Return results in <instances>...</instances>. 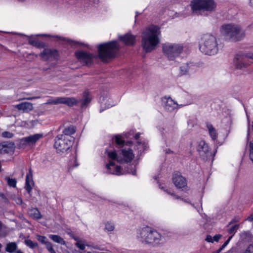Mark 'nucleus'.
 <instances>
[{
  "instance_id": "49530a36",
  "label": "nucleus",
  "mask_w": 253,
  "mask_h": 253,
  "mask_svg": "<svg viewBox=\"0 0 253 253\" xmlns=\"http://www.w3.org/2000/svg\"><path fill=\"white\" fill-rule=\"evenodd\" d=\"M109 99H107V98H105L104 99H103V100L101 102V103L102 104H104L105 105H107V107H110L112 106V104H106V101H109Z\"/></svg>"
},
{
  "instance_id": "09e8293b",
  "label": "nucleus",
  "mask_w": 253,
  "mask_h": 253,
  "mask_svg": "<svg viewBox=\"0 0 253 253\" xmlns=\"http://www.w3.org/2000/svg\"><path fill=\"white\" fill-rule=\"evenodd\" d=\"M206 241L209 243H213V237L211 235H207L206 238Z\"/></svg>"
},
{
  "instance_id": "39448f33",
  "label": "nucleus",
  "mask_w": 253,
  "mask_h": 253,
  "mask_svg": "<svg viewBox=\"0 0 253 253\" xmlns=\"http://www.w3.org/2000/svg\"><path fill=\"white\" fill-rule=\"evenodd\" d=\"M119 49V45L116 41L100 44L98 46L99 57L104 61H107L113 58Z\"/></svg>"
},
{
  "instance_id": "f704fd0d",
  "label": "nucleus",
  "mask_w": 253,
  "mask_h": 253,
  "mask_svg": "<svg viewBox=\"0 0 253 253\" xmlns=\"http://www.w3.org/2000/svg\"><path fill=\"white\" fill-rule=\"evenodd\" d=\"M45 248L49 253H56L53 248V244L50 242L46 243Z\"/></svg>"
},
{
  "instance_id": "bf43d9fd",
  "label": "nucleus",
  "mask_w": 253,
  "mask_h": 253,
  "mask_svg": "<svg viewBox=\"0 0 253 253\" xmlns=\"http://www.w3.org/2000/svg\"><path fill=\"white\" fill-rule=\"evenodd\" d=\"M3 227H4V226L0 222V230L2 229Z\"/></svg>"
},
{
  "instance_id": "3c124183",
  "label": "nucleus",
  "mask_w": 253,
  "mask_h": 253,
  "mask_svg": "<svg viewBox=\"0 0 253 253\" xmlns=\"http://www.w3.org/2000/svg\"><path fill=\"white\" fill-rule=\"evenodd\" d=\"M127 172L131 173L133 175H135L136 174L135 169L134 168V169H131L130 170H127Z\"/></svg>"
},
{
  "instance_id": "864d4df0",
  "label": "nucleus",
  "mask_w": 253,
  "mask_h": 253,
  "mask_svg": "<svg viewBox=\"0 0 253 253\" xmlns=\"http://www.w3.org/2000/svg\"><path fill=\"white\" fill-rule=\"evenodd\" d=\"M247 220L252 221L253 220V214H251L247 218Z\"/></svg>"
},
{
  "instance_id": "473e14b6",
  "label": "nucleus",
  "mask_w": 253,
  "mask_h": 253,
  "mask_svg": "<svg viewBox=\"0 0 253 253\" xmlns=\"http://www.w3.org/2000/svg\"><path fill=\"white\" fill-rule=\"evenodd\" d=\"M105 229L108 231H113L115 229V226L113 223L108 221L105 223Z\"/></svg>"
},
{
  "instance_id": "a211bd4d",
  "label": "nucleus",
  "mask_w": 253,
  "mask_h": 253,
  "mask_svg": "<svg viewBox=\"0 0 253 253\" xmlns=\"http://www.w3.org/2000/svg\"><path fill=\"white\" fill-rule=\"evenodd\" d=\"M163 102L165 109L169 112H172L177 108V104L170 98H165Z\"/></svg>"
},
{
  "instance_id": "9d476101",
  "label": "nucleus",
  "mask_w": 253,
  "mask_h": 253,
  "mask_svg": "<svg viewBox=\"0 0 253 253\" xmlns=\"http://www.w3.org/2000/svg\"><path fill=\"white\" fill-rule=\"evenodd\" d=\"M245 57L253 59V53H247L245 56H237L233 62L236 69L242 70L249 65L248 63L246 61Z\"/></svg>"
},
{
  "instance_id": "b1692460",
  "label": "nucleus",
  "mask_w": 253,
  "mask_h": 253,
  "mask_svg": "<svg viewBox=\"0 0 253 253\" xmlns=\"http://www.w3.org/2000/svg\"><path fill=\"white\" fill-rule=\"evenodd\" d=\"M34 184L33 181L32 179V174L31 173V170H30V173L27 174L26 177V185L25 188L28 193L31 194L32 190V186Z\"/></svg>"
},
{
  "instance_id": "bb28decb",
  "label": "nucleus",
  "mask_w": 253,
  "mask_h": 253,
  "mask_svg": "<svg viewBox=\"0 0 253 253\" xmlns=\"http://www.w3.org/2000/svg\"><path fill=\"white\" fill-rule=\"evenodd\" d=\"M49 237L55 243H59L63 245H65L66 244V242L64 241L63 238L57 235L50 234L49 235Z\"/></svg>"
},
{
  "instance_id": "4d7b16f0",
  "label": "nucleus",
  "mask_w": 253,
  "mask_h": 253,
  "mask_svg": "<svg viewBox=\"0 0 253 253\" xmlns=\"http://www.w3.org/2000/svg\"><path fill=\"white\" fill-rule=\"evenodd\" d=\"M223 249H221V248L220 247L217 251H216L214 253H219Z\"/></svg>"
},
{
  "instance_id": "5701e85b",
  "label": "nucleus",
  "mask_w": 253,
  "mask_h": 253,
  "mask_svg": "<svg viewBox=\"0 0 253 253\" xmlns=\"http://www.w3.org/2000/svg\"><path fill=\"white\" fill-rule=\"evenodd\" d=\"M15 145L12 142H4L3 153L12 154L15 150Z\"/></svg>"
},
{
  "instance_id": "79ce46f5",
  "label": "nucleus",
  "mask_w": 253,
  "mask_h": 253,
  "mask_svg": "<svg viewBox=\"0 0 253 253\" xmlns=\"http://www.w3.org/2000/svg\"><path fill=\"white\" fill-rule=\"evenodd\" d=\"M2 136L3 137L11 138L13 137V134L8 131H4L2 133Z\"/></svg>"
},
{
  "instance_id": "7ed1b4c3",
  "label": "nucleus",
  "mask_w": 253,
  "mask_h": 253,
  "mask_svg": "<svg viewBox=\"0 0 253 253\" xmlns=\"http://www.w3.org/2000/svg\"><path fill=\"white\" fill-rule=\"evenodd\" d=\"M199 49L203 53L208 55H214L218 51L216 38L211 34L203 35L199 41Z\"/></svg>"
},
{
  "instance_id": "412c9836",
  "label": "nucleus",
  "mask_w": 253,
  "mask_h": 253,
  "mask_svg": "<svg viewBox=\"0 0 253 253\" xmlns=\"http://www.w3.org/2000/svg\"><path fill=\"white\" fill-rule=\"evenodd\" d=\"M206 127L208 131L209 134L212 140H216L218 135L216 129L210 123L206 124Z\"/></svg>"
},
{
  "instance_id": "6e6d98bb",
  "label": "nucleus",
  "mask_w": 253,
  "mask_h": 253,
  "mask_svg": "<svg viewBox=\"0 0 253 253\" xmlns=\"http://www.w3.org/2000/svg\"><path fill=\"white\" fill-rule=\"evenodd\" d=\"M140 133H137V134H136L134 136L135 139H138L140 137Z\"/></svg>"
},
{
  "instance_id": "680f3d73",
  "label": "nucleus",
  "mask_w": 253,
  "mask_h": 253,
  "mask_svg": "<svg viewBox=\"0 0 253 253\" xmlns=\"http://www.w3.org/2000/svg\"><path fill=\"white\" fill-rule=\"evenodd\" d=\"M16 253H23L20 251H17Z\"/></svg>"
},
{
  "instance_id": "6ab92c4d",
  "label": "nucleus",
  "mask_w": 253,
  "mask_h": 253,
  "mask_svg": "<svg viewBox=\"0 0 253 253\" xmlns=\"http://www.w3.org/2000/svg\"><path fill=\"white\" fill-rule=\"evenodd\" d=\"M13 107L19 111H22L24 112H28L33 109L32 103L29 102H24L18 104L13 105Z\"/></svg>"
},
{
  "instance_id": "1a4fd4ad",
  "label": "nucleus",
  "mask_w": 253,
  "mask_h": 253,
  "mask_svg": "<svg viewBox=\"0 0 253 253\" xmlns=\"http://www.w3.org/2000/svg\"><path fill=\"white\" fill-rule=\"evenodd\" d=\"M72 141L65 137L64 135H58L55 139L54 147L58 152L64 153L72 146Z\"/></svg>"
},
{
  "instance_id": "cd10ccee",
  "label": "nucleus",
  "mask_w": 253,
  "mask_h": 253,
  "mask_svg": "<svg viewBox=\"0 0 253 253\" xmlns=\"http://www.w3.org/2000/svg\"><path fill=\"white\" fill-rule=\"evenodd\" d=\"M16 244L14 242H11L7 244L5 251L8 253H13L16 251Z\"/></svg>"
},
{
  "instance_id": "aec40b11",
  "label": "nucleus",
  "mask_w": 253,
  "mask_h": 253,
  "mask_svg": "<svg viewBox=\"0 0 253 253\" xmlns=\"http://www.w3.org/2000/svg\"><path fill=\"white\" fill-rule=\"evenodd\" d=\"M78 103V100L73 97H60V104L72 106Z\"/></svg>"
},
{
  "instance_id": "2eb2a0df",
  "label": "nucleus",
  "mask_w": 253,
  "mask_h": 253,
  "mask_svg": "<svg viewBox=\"0 0 253 253\" xmlns=\"http://www.w3.org/2000/svg\"><path fill=\"white\" fill-rule=\"evenodd\" d=\"M106 167L107 172L109 173L116 175H121L125 173V172L122 171L120 167L116 165L112 161H110L106 165Z\"/></svg>"
},
{
  "instance_id": "e2e57ef3",
  "label": "nucleus",
  "mask_w": 253,
  "mask_h": 253,
  "mask_svg": "<svg viewBox=\"0 0 253 253\" xmlns=\"http://www.w3.org/2000/svg\"><path fill=\"white\" fill-rule=\"evenodd\" d=\"M130 142H127V143H126V145H127L128 144H130Z\"/></svg>"
},
{
  "instance_id": "37998d69",
  "label": "nucleus",
  "mask_w": 253,
  "mask_h": 253,
  "mask_svg": "<svg viewBox=\"0 0 253 253\" xmlns=\"http://www.w3.org/2000/svg\"><path fill=\"white\" fill-rule=\"evenodd\" d=\"M243 253H253V244L249 245Z\"/></svg>"
},
{
  "instance_id": "052dcab7",
  "label": "nucleus",
  "mask_w": 253,
  "mask_h": 253,
  "mask_svg": "<svg viewBox=\"0 0 253 253\" xmlns=\"http://www.w3.org/2000/svg\"><path fill=\"white\" fill-rule=\"evenodd\" d=\"M17 0L19 1V2H24L25 1V0Z\"/></svg>"
},
{
  "instance_id": "dca6fc26",
  "label": "nucleus",
  "mask_w": 253,
  "mask_h": 253,
  "mask_svg": "<svg viewBox=\"0 0 253 253\" xmlns=\"http://www.w3.org/2000/svg\"><path fill=\"white\" fill-rule=\"evenodd\" d=\"M173 182L177 188H182L187 185L186 178L179 173H175L173 176Z\"/></svg>"
},
{
  "instance_id": "e433bc0d",
  "label": "nucleus",
  "mask_w": 253,
  "mask_h": 253,
  "mask_svg": "<svg viewBox=\"0 0 253 253\" xmlns=\"http://www.w3.org/2000/svg\"><path fill=\"white\" fill-rule=\"evenodd\" d=\"M91 100V98L89 97V96L87 94L86 95V93L84 95V98L82 101V105L83 106H84L87 105Z\"/></svg>"
},
{
  "instance_id": "603ef678",
  "label": "nucleus",
  "mask_w": 253,
  "mask_h": 253,
  "mask_svg": "<svg viewBox=\"0 0 253 253\" xmlns=\"http://www.w3.org/2000/svg\"><path fill=\"white\" fill-rule=\"evenodd\" d=\"M4 142L0 143V153H3Z\"/></svg>"
},
{
  "instance_id": "4be33fe9",
  "label": "nucleus",
  "mask_w": 253,
  "mask_h": 253,
  "mask_svg": "<svg viewBox=\"0 0 253 253\" xmlns=\"http://www.w3.org/2000/svg\"><path fill=\"white\" fill-rule=\"evenodd\" d=\"M75 132V129L74 127L73 126H70L65 128L62 134H59L60 135H64L65 137L66 138L73 140V137L71 136V135L74 134Z\"/></svg>"
},
{
  "instance_id": "c756f323",
  "label": "nucleus",
  "mask_w": 253,
  "mask_h": 253,
  "mask_svg": "<svg viewBox=\"0 0 253 253\" xmlns=\"http://www.w3.org/2000/svg\"><path fill=\"white\" fill-rule=\"evenodd\" d=\"M116 143L119 145H122L125 143L124 138L122 135H117L114 136Z\"/></svg>"
},
{
  "instance_id": "c9c22d12",
  "label": "nucleus",
  "mask_w": 253,
  "mask_h": 253,
  "mask_svg": "<svg viewBox=\"0 0 253 253\" xmlns=\"http://www.w3.org/2000/svg\"><path fill=\"white\" fill-rule=\"evenodd\" d=\"M7 184L11 187H15L17 181L15 179L10 178L9 177L5 178Z\"/></svg>"
},
{
  "instance_id": "f257e3e1",
  "label": "nucleus",
  "mask_w": 253,
  "mask_h": 253,
  "mask_svg": "<svg viewBox=\"0 0 253 253\" xmlns=\"http://www.w3.org/2000/svg\"><path fill=\"white\" fill-rule=\"evenodd\" d=\"M160 27L151 25L145 28L142 33L141 44L144 50L149 52L155 49L160 42Z\"/></svg>"
},
{
  "instance_id": "f8f14e48",
  "label": "nucleus",
  "mask_w": 253,
  "mask_h": 253,
  "mask_svg": "<svg viewBox=\"0 0 253 253\" xmlns=\"http://www.w3.org/2000/svg\"><path fill=\"white\" fill-rule=\"evenodd\" d=\"M43 137V134L37 133L22 138L20 140V143L24 145H31L36 143L38 140Z\"/></svg>"
},
{
  "instance_id": "f03ea898",
  "label": "nucleus",
  "mask_w": 253,
  "mask_h": 253,
  "mask_svg": "<svg viewBox=\"0 0 253 253\" xmlns=\"http://www.w3.org/2000/svg\"><path fill=\"white\" fill-rule=\"evenodd\" d=\"M136 237L142 243L151 244L154 246L160 244L162 240L160 233L148 226L138 229L136 232Z\"/></svg>"
},
{
  "instance_id": "0eeeda50",
  "label": "nucleus",
  "mask_w": 253,
  "mask_h": 253,
  "mask_svg": "<svg viewBox=\"0 0 253 253\" xmlns=\"http://www.w3.org/2000/svg\"><path fill=\"white\" fill-rule=\"evenodd\" d=\"M107 156L112 160H116L119 163H128L131 162L134 158V154L131 148H124L119 155L115 151L107 152Z\"/></svg>"
},
{
  "instance_id": "c03bdc74",
  "label": "nucleus",
  "mask_w": 253,
  "mask_h": 253,
  "mask_svg": "<svg viewBox=\"0 0 253 253\" xmlns=\"http://www.w3.org/2000/svg\"><path fill=\"white\" fill-rule=\"evenodd\" d=\"M138 149H139L140 152H142L145 150V145L144 143H142L140 142H138Z\"/></svg>"
},
{
  "instance_id": "6e6552de",
  "label": "nucleus",
  "mask_w": 253,
  "mask_h": 253,
  "mask_svg": "<svg viewBox=\"0 0 253 253\" xmlns=\"http://www.w3.org/2000/svg\"><path fill=\"white\" fill-rule=\"evenodd\" d=\"M163 50L165 55L172 60L181 53L183 46L180 44L166 43L163 44Z\"/></svg>"
},
{
  "instance_id": "72a5a7b5",
  "label": "nucleus",
  "mask_w": 253,
  "mask_h": 253,
  "mask_svg": "<svg viewBox=\"0 0 253 253\" xmlns=\"http://www.w3.org/2000/svg\"><path fill=\"white\" fill-rule=\"evenodd\" d=\"M74 239L77 241L75 245L80 250H84L85 249L84 243L82 241L79 240L77 238H75Z\"/></svg>"
},
{
  "instance_id": "4468645a",
  "label": "nucleus",
  "mask_w": 253,
  "mask_h": 253,
  "mask_svg": "<svg viewBox=\"0 0 253 253\" xmlns=\"http://www.w3.org/2000/svg\"><path fill=\"white\" fill-rule=\"evenodd\" d=\"M76 55L80 61L86 64L90 63L94 57L93 55L83 51L77 52Z\"/></svg>"
},
{
  "instance_id": "58836bf2",
  "label": "nucleus",
  "mask_w": 253,
  "mask_h": 253,
  "mask_svg": "<svg viewBox=\"0 0 253 253\" xmlns=\"http://www.w3.org/2000/svg\"><path fill=\"white\" fill-rule=\"evenodd\" d=\"M250 158L253 163V142L250 143Z\"/></svg>"
},
{
  "instance_id": "ddd939ff",
  "label": "nucleus",
  "mask_w": 253,
  "mask_h": 253,
  "mask_svg": "<svg viewBox=\"0 0 253 253\" xmlns=\"http://www.w3.org/2000/svg\"><path fill=\"white\" fill-rule=\"evenodd\" d=\"M40 56L44 61H52L56 58L57 52L55 50L50 49H44L41 53Z\"/></svg>"
},
{
  "instance_id": "423d86ee",
  "label": "nucleus",
  "mask_w": 253,
  "mask_h": 253,
  "mask_svg": "<svg viewBox=\"0 0 253 253\" xmlns=\"http://www.w3.org/2000/svg\"><path fill=\"white\" fill-rule=\"evenodd\" d=\"M220 33L221 35L226 39L235 41H239L245 36L244 31L240 26L232 24L222 25L220 28Z\"/></svg>"
},
{
  "instance_id": "8fccbe9b",
  "label": "nucleus",
  "mask_w": 253,
  "mask_h": 253,
  "mask_svg": "<svg viewBox=\"0 0 253 253\" xmlns=\"http://www.w3.org/2000/svg\"><path fill=\"white\" fill-rule=\"evenodd\" d=\"M14 201L17 204H22V200L20 197H17L14 198Z\"/></svg>"
},
{
  "instance_id": "a19ab883",
  "label": "nucleus",
  "mask_w": 253,
  "mask_h": 253,
  "mask_svg": "<svg viewBox=\"0 0 253 253\" xmlns=\"http://www.w3.org/2000/svg\"><path fill=\"white\" fill-rule=\"evenodd\" d=\"M167 193H168L169 195H170L174 199H178L180 198L174 194L170 190H165Z\"/></svg>"
},
{
  "instance_id": "9b49d317",
  "label": "nucleus",
  "mask_w": 253,
  "mask_h": 253,
  "mask_svg": "<svg viewBox=\"0 0 253 253\" xmlns=\"http://www.w3.org/2000/svg\"><path fill=\"white\" fill-rule=\"evenodd\" d=\"M197 150L200 155L204 159L211 156V153L209 151L208 145L204 140H200L198 142Z\"/></svg>"
},
{
  "instance_id": "c85d7f7f",
  "label": "nucleus",
  "mask_w": 253,
  "mask_h": 253,
  "mask_svg": "<svg viewBox=\"0 0 253 253\" xmlns=\"http://www.w3.org/2000/svg\"><path fill=\"white\" fill-rule=\"evenodd\" d=\"M46 104L55 105L60 104V97L50 98L47 101Z\"/></svg>"
},
{
  "instance_id": "393cba45",
  "label": "nucleus",
  "mask_w": 253,
  "mask_h": 253,
  "mask_svg": "<svg viewBox=\"0 0 253 253\" xmlns=\"http://www.w3.org/2000/svg\"><path fill=\"white\" fill-rule=\"evenodd\" d=\"M29 215L33 219H40L42 218V215L37 208H31L28 211Z\"/></svg>"
},
{
  "instance_id": "7c9ffc66",
  "label": "nucleus",
  "mask_w": 253,
  "mask_h": 253,
  "mask_svg": "<svg viewBox=\"0 0 253 253\" xmlns=\"http://www.w3.org/2000/svg\"><path fill=\"white\" fill-rule=\"evenodd\" d=\"M25 244L31 249H34L38 246V244L36 242H34L32 240L29 239H27L25 240Z\"/></svg>"
},
{
  "instance_id": "de8ad7c7",
  "label": "nucleus",
  "mask_w": 253,
  "mask_h": 253,
  "mask_svg": "<svg viewBox=\"0 0 253 253\" xmlns=\"http://www.w3.org/2000/svg\"><path fill=\"white\" fill-rule=\"evenodd\" d=\"M222 235L221 234H216L213 237V242H218L219 240L221 238Z\"/></svg>"
},
{
  "instance_id": "5fc2aeb1",
  "label": "nucleus",
  "mask_w": 253,
  "mask_h": 253,
  "mask_svg": "<svg viewBox=\"0 0 253 253\" xmlns=\"http://www.w3.org/2000/svg\"><path fill=\"white\" fill-rule=\"evenodd\" d=\"M249 5L253 8V0H249Z\"/></svg>"
},
{
  "instance_id": "20e7f679",
  "label": "nucleus",
  "mask_w": 253,
  "mask_h": 253,
  "mask_svg": "<svg viewBox=\"0 0 253 253\" xmlns=\"http://www.w3.org/2000/svg\"><path fill=\"white\" fill-rule=\"evenodd\" d=\"M190 7L193 13H211L217 8V3L214 0H191Z\"/></svg>"
},
{
  "instance_id": "f3484780",
  "label": "nucleus",
  "mask_w": 253,
  "mask_h": 253,
  "mask_svg": "<svg viewBox=\"0 0 253 253\" xmlns=\"http://www.w3.org/2000/svg\"><path fill=\"white\" fill-rule=\"evenodd\" d=\"M135 36L130 33H127L124 36H119V39L126 44L128 45H133L135 42Z\"/></svg>"
},
{
  "instance_id": "2f4dec72",
  "label": "nucleus",
  "mask_w": 253,
  "mask_h": 253,
  "mask_svg": "<svg viewBox=\"0 0 253 253\" xmlns=\"http://www.w3.org/2000/svg\"><path fill=\"white\" fill-rule=\"evenodd\" d=\"M29 43L35 47L38 48H40L43 46V44L39 42L38 41L33 40L32 39H30L29 40Z\"/></svg>"
},
{
  "instance_id": "13d9d810",
  "label": "nucleus",
  "mask_w": 253,
  "mask_h": 253,
  "mask_svg": "<svg viewBox=\"0 0 253 253\" xmlns=\"http://www.w3.org/2000/svg\"><path fill=\"white\" fill-rule=\"evenodd\" d=\"M39 98V97H33L28 98V99L32 100L33 99H36V98Z\"/></svg>"
},
{
  "instance_id": "a878e982",
  "label": "nucleus",
  "mask_w": 253,
  "mask_h": 253,
  "mask_svg": "<svg viewBox=\"0 0 253 253\" xmlns=\"http://www.w3.org/2000/svg\"><path fill=\"white\" fill-rule=\"evenodd\" d=\"M191 66V64L189 63L182 65L180 67L179 74L182 76L188 75L190 71Z\"/></svg>"
},
{
  "instance_id": "4c0bfd02",
  "label": "nucleus",
  "mask_w": 253,
  "mask_h": 253,
  "mask_svg": "<svg viewBox=\"0 0 253 253\" xmlns=\"http://www.w3.org/2000/svg\"><path fill=\"white\" fill-rule=\"evenodd\" d=\"M37 239L38 240L41 242L42 244H43L46 246V242H49V241H47L46 240V237L43 236L41 235H37Z\"/></svg>"
},
{
  "instance_id": "a18cd8bd",
  "label": "nucleus",
  "mask_w": 253,
  "mask_h": 253,
  "mask_svg": "<svg viewBox=\"0 0 253 253\" xmlns=\"http://www.w3.org/2000/svg\"><path fill=\"white\" fill-rule=\"evenodd\" d=\"M232 237H233V235L231 236L228 239V240L222 245V246L221 247V249H223L229 244V243L230 242V241L231 240V239L232 238Z\"/></svg>"
},
{
  "instance_id": "ea45409f",
  "label": "nucleus",
  "mask_w": 253,
  "mask_h": 253,
  "mask_svg": "<svg viewBox=\"0 0 253 253\" xmlns=\"http://www.w3.org/2000/svg\"><path fill=\"white\" fill-rule=\"evenodd\" d=\"M239 225L236 224L232 226L228 230V232L230 234L234 233L238 229Z\"/></svg>"
}]
</instances>
